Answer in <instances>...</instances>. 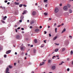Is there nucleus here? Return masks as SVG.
<instances>
[{
	"label": "nucleus",
	"instance_id": "bf43d9fd",
	"mask_svg": "<svg viewBox=\"0 0 73 73\" xmlns=\"http://www.w3.org/2000/svg\"><path fill=\"white\" fill-rule=\"evenodd\" d=\"M49 20H52V19L50 18H49Z\"/></svg>",
	"mask_w": 73,
	"mask_h": 73
},
{
	"label": "nucleus",
	"instance_id": "49530a36",
	"mask_svg": "<svg viewBox=\"0 0 73 73\" xmlns=\"http://www.w3.org/2000/svg\"><path fill=\"white\" fill-rule=\"evenodd\" d=\"M10 4V3H9V2H8L7 3V5H9V4Z\"/></svg>",
	"mask_w": 73,
	"mask_h": 73
},
{
	"label": "nucleus",
	"instance_id": "a211bd4d",
	"mask_svg": "<svg viewBox=\"0 0 73 73\" xmlns=\"http://www.w3.org/2000/svg\"><path fill=\"white\" fill-rule=\"evenodd\" d=\"M34 41L35 43H37V40L36 39H35L34 40Z\"/></svg>",
	"mask_w": 73,
	"mask_h": 73
},
{
	"label": "nucleus",
	"instance_id": "a19ab883",
	"mask_svg": "<svg viewBox=\"0 0 73 73\" xmlns=\"http://www.w3.org/2000/svg\"><path fill=\"white\" fill-rule=\"evenodd\" d=\"M21 30H22V31H24V28H22L21 29Z\"/></svg>",
	"mask_w": 73,
	"mask_h": 73
},
{
	"label": "nucleus",
	"instance_id": "f257e3e1",
	"mask_svg": "<svg viewBox=\"0 0 73 73\" xmlns=\"http://www.w3.org/2000/svg\"><path fill=\"white\" fill-rule=\"evenodd\" d=\"M15 37L17 39H18V40H20V39H21L22 38V36L21 35H17Z\"/></svg>",
	"mask_w": 73,
	"mask_h": 73
},
{
	"label": "nucleus",
	"instance_id": "de8ad7c7",
	"mask_svg": "<svg viewBox=\"0 0 73 73\" xmlns=\"http://www.w3.org/2000/svg\"><path fill=\"white\" fill-rule=\"evenodd\" d=\"M56 45H59V44H57V43H55Z\"/></svg>",
	"mask_w": 73,
	"mask_h": 73
},
{
	"label": "nucleus",
	"instance_id": "4c0bfd02",
	"mask_svg": "<svg viewBox=\"0 0 73 73\" xmlns=\"http://www.w3.org/2000/svg\"><path fill=\"white\" fill-rule=\"evenodd\" d=\"M23 7H27V5H23Z\"/></svg>",
	"mask_w": 73,
	"mask_h": 73
},
{
	"label": "nucleus",
	"instance_id": "6ab92c4d",
	"mask_svg": "<svg viewBox=\"0 0 73 73\" xmlns=\"http://www.w3.org/2000/svg\"><path fill=\"white\" fill-rule=\"evenodd\" d=\"M3 62L2 60H0V64H2V63Z\"/></svg>",
	"mask_w": 73,
	"mask_h": 73
},
{
	"label": "nucleus",
	"instance_id": "69168bd1",
	"mask_svg": "<svg viewBox=\"0 0 73 73\" xmlns=\"http://www.w3.org/2000/svg\"><path fill=\"white\" fill-rule=\"evenodd\" d=\"M64 23H62V24H61V25H64Z\"/></svg>",
	"mask_w": 73,
	"mask_h": 73
},
{
	"label": "nucleus",
	"instance_id": "393cba45",
	"mask_svg": "<svg viewBox=\"0 0 73 73\" xmlns=\"http://www.w3.org/2000/svg\"><path fill=\"white\" fill-rule=\"evenodd\" d=\"M67 6H68V8H70V5L69 4H68Z\"/></svg>",
	"mask_w": 73,
	"mask_h": 73
},
{
	"label": "nucleus",
	"instance_id": "473e14b6",
	"mask_svg": "<svg viewBox=\"0 0 73 73\" xmlns=\"http://www.w3.org/2000/svg\"><path fill=\"white\" fill-rule=\"evenodd\" d=\"M4 57H5V58L7 57V55H6V54H5V55H4Z\"/></svg>",
	"mask_w": 73,
	"mask_h": 73
},
{
	"label": "nucleus",
	"instance_id": "2eb2a0df",
	"mask_svg": "<svg viewBox=\"0 0 73 73\" xmlns=\"http://www.w3.org/2000/svg\"><path fill=\"white\" fill-rule=\"evenodd\" d=\"M69 13H72V10L70 9L69 10Z\"/></svg>",
	"mask_w": 73,
	"mask_h": 73
},
{
	"label": "nucleus",
	"instance_id": "79ce46f5",
	"mask_svg": "<svg viewBox=\"0 0 73 73\" xmlns=\"http://www.w3.org/2000/svg\"><path fill=\"white\" fill-rule=\"evenodd\" d=\"M21 50H23V47H21Z\"/></svg>",
	"mask_w": 73,
	"mask_h": 73
},
{
	"label": "nucleus",
	"instance_id": "39448f33",
	"mask_svg": "<svg viewBox=\"0 0 73 73\" xmlns=\"http://www.w3.org/2000/svg\"><path fill=\"white\" fill-rule=\"evenodd\" d=\"M11 52V50H8L6 52V54H9V53H10Z\"/></svg>",
	"mask_w": 73,
	"mask_h": 73
},
{
	"label": "nucleus",
	"instance_id": "603ef678",
	"mask_svg": "<svg viewBox=\"0 0 73 73\" xmlns=\"http://www.w3.org/2000/svg\"><path fill=\"white\" fill-rule=\"evenodd\" d=\"M61 26V25H59L58 26V27H60Z\"/></svg>",
	"mask_w": 73,
	"mask_h": 73
},
{
	"label": "nucleus",
	"instance_id": "72a5a7b5",
	"mask_svg": "<svg viewBox=\"0 0 73 73\" xmlns=\"http://www.w3.org/2000/svg\"><path fill=\"white\" fill-rule=\"evenodd\" d=\"M48 1V0H44V2L46 3Z\"/></svg>",
	"mask_w": 73,
	"mask_h": 73
},
{
	"label": "nucleus",
	"instance_id": "0e129e2a",
	"mask_svg": "<svg viewBox=\"0 0 73 73\" xmlns=\"http://www.w3.org/2000/svg\"><path fill=\"white\" fill-rule=\"evenodd\" d=\"M15 31H16V32H17V29H15Z\"/></svg>",
	"mask_w": 73,
	"mask_h": 73
},
{
	"label": "nucleus",
	"instance_id": "3c124183",
	"mask_svg": "<svg viewBox=\"0 0 73 73\" xmlns=\"http://www.w3.org/2000/svg\"><path fill=\"white\" fill-rule=\"evenodd\" d=\"M3 20H5V18L4 17H3Z\"/></svg>",
	"mask_w": 73,
	"mask_h": 73
},
{
	"label": "nucleus",
	"instance_id": "ddd939ff",
	"mask_svg": "<svg viewBox=\"0 0 73 73\" xmlns=\"http://www.w3.org/2000/svg\"><path fill=\"white\" fill-rule=\"evenodd\" d=\"M15 5H19V3H17L16 2H15Z\"/></svg>",
	"mask_w": 73,
	"mask_h": 73
},
{
	"label": "nucleus",
	"instance_id": "7c9ffc66",
	"mask_svg": "<svg viewBox=\"0 0 73 73\" xmlns=\"http://www.w3.org/2000/svg\"><path fill=\"white\" fill-rule=\"evenodd\" d=\"M57 28H56L55 29V32L56 33H57Z\"/></svg>",
	"mask_w": 73,
	"mask_h": 73
},
{
	"label": "nucleus",
	"instance_id": "6e6d98bb",
	"mask_svg": "<svg viewBox=\"0 0 73 73\" xmlns=\"http://www.w3.org/2000/svg\"><path fill=\"white\" fill-rule=\"evenodd\" d=\"M20 29V27H19L17 28V29Z\"/></svg>",
	"mask_w": 73,
	"mask_h": 73
},
{
	"label": "nucleus",
	"instance_id": "cd10ccee",
	"mask_svg": "<svg viewBox=\"0 0 73 73\" xmlns=\"http://www.w3.org/2000/svg\"><path fill=\"white\" fill-rule=\"evenodd\" d=\"M22 6H23V4H20L19 5V7H22Z\"/></svg>",
	"mask_w": 73,
	"mask_h": 73
},
{
	"label": "nucleus",
	"instance_id": "20e7f679",
	"mask_svg": "<svg viewBox=\"0 0 73 73\" xmlns=\"http://www.w3.org/2000/svg\"><path fill=\"white\" fill-rule=\"evenodd\" d=\"M9 71V68L8 67H7L6 70L5 72L6 73H9V72H8Z\"/></svg>",
	"mask_w": 73,
	"mask_h": 73
},
{
	"label": "nucleus",
	"instance_id": "680f3d73",
	"mask_svg": "<svg viewBox=\"0 0 73 73\" xmlns=\"http://www.w3.org/2000/svg\"><path fill=\"white\" fill-rule=\"evenodd\" d=\"M67 61H69V58H68L67 59Z\"/></svg>",
	"mask_w": 73,
	"mask_h": 73
},
{
	"label": "nucleus",
	"instance_id": "4be33fe9",
	"mask_svg": "<svg viewBox=\"0 0 73 73\" xmlns=\"http://www.w3.org/2000/svg\"><path fill=\"white\" fill-rule=\"evenodd\" d=\"M36 50L35 49H34V53H36Z\"/></svg>",
	"mask_w": 73,
	"mask_h": 73
},
{
	"label": "nucleus",
	"instance_id": "f704fd0d",
	"mask_svg": "<svg viewBox=\"0 0 73 73\" xmlns=\"http://www.w3.org/2000/svg\"><path fill=\"white\" fill-rule=\"evenodd\" d=\"M49 37H51V36H52V35H51V34H49Z\"/></svg>",
	"mask_w": 73,
	"mask_h": 73
},
{
	"label": "nucleus",
	"instance_id": "864d4df0",
	"mask_svg": "<svg viewBox=\"0 0 73 73\" xmlns=\"http://www.w3.org/2000/svg\"><path fill=\"white\" fill-rule=\"evenodd\" d=\"M16 65V63H14V66H15Z\"/></svg>",
	"mask_w": 73,
	"mask_h": 73
},
{
	"label": "nucleus",
	"instance_id": "e433bc0d",
	"mask_svg": "<svg viewBox=\"0 0 73 73\" xmlns=\"http://www.w3.org/2000/svg\"><path fill=\"white\" fill-rule=\"evenodd\" d=\"M7 2H8V1H7V0L5 1V3H7Z\"/></svg>",
	"mask_w": 73,
	"mask_h": 73
},
{
	"label": "nucleus",
	"instance_id": "e2e57ef3",
	"mask_svg": "<svg viewBox=\"0 0 73 73\" xmlns=\"http://www.w3.org/2000/svg\"><path fill=\"white\" fill-rule=\"evenodd\" d=\"M27 23H29V20H27Z\"/></svg>",
	"mask_w": 73,
	"mask_h": 73
},
{
	"label": "nucleus",
	"instance_id": "4d7b16f0",
	"mask_svg": "<svg viewBox=\"0 0 73 73\" xmlns=\"http://www.w3.org/2000/svg\"><path fill=\"white\" fill-rule=\"evenodd\" d=\"M2 47H0V50H1L2 49Z\"/></svg>",
	"mask_w": 73,
	"mask_h": 73
},
{
	"label": "nucleus",
	"instance_id": "ea45409f",
	"mask_svg": "<svg viewBox=\"0 0 73 73\" xmlns=\"http://www.w3.org/2000/svg\"><path fill=\"white\" fill-rule=\"evenodd\" d=\"M1 21L2 23H5V22H4V21Z\"/></svg>",
	"mask_w": 73,
	"mask_h": 73
},
{
	"label": "nucleus",
	"instance_id": "f8f14e48",
	"mask_svg": "<svg viewBox=\"0 0 73 73\" xmlns=\"http://www.w3.org/2000/svg\"><path fill=\"white\" fill-rule=\"evenodd\" d=\"M21 20H23L24 19V16H21Z\"/></svg>",
	"mask_w": 73,
	"mask_h": 73
},
{
	"label": "nucleus",
	"instance_id": "c756f323",
	"mask_svg": "<svg viewBox=\"0 0 73 73\" xmlns=\"http://www.w3.org/2000/svg\"><path fill=\"white\" fill-rule=\"evenodd\" d=\"M64 62L63 61L62 62L61 64H59V65H62V63H64Z\"/></svg>",
	"mask_w": 73,
	"mask_h": 73
},
{
	"label": "nucleus",
	"instance_id": "7ed1b4c3",
	"mask_svg": "<svg viewBox=\"0 0 73 73\" xmlns=\"http://www.w3.org/2000/svg\"><path fill=\"white\" fill-rule=\"evenodd\" d=\"M35 23V21H31L30 24L31 25H34V23Z\"/></svg>",
	"mask_w": 73,
	"mask_h": 73
},
{
	"label": "nucleus",
	"instance_id": "a878e982",
	"mask_svg": "<svg viewBox=\"0 0 73 73\" xmlns=\"http://www.w3.org/2000/svg\"><path fill=\"white\" fill-rule=\"evenodd\" d=\"M2 9H3V10H5V7H3Z\"/></svg>",
	"mask_w": 73,
	"mask_h": 73
},
{
	"label": "nucleus",
	"instance_id": "9b49d317",
	"mask_svg": "<svg viewBox=\"0 0 73 73\" xmlns=\"http://www.w3.org/2000/svg\"><path fill=\"white\" fill-rule=\"evenodd\" d=\"M66 31V29H64L63 31H62V33H63V32H65Z\"/></svg>",
	"mask_w": 73,
	"mask_h": 73
},
{
	"label": "nucleus",
	"instance_id": "aec40b11",
	"mask_svg": "<svg viewBox=\"0 0 73 73\" xmlns=\"http://www.w3.org/2000/svg\"><path fill=\"white\" fill-rule=\"evenodd\" d=\"M44 62H42V63H41L40 65L42 66V65H44Z\"/></svg>",
	"mask_w": 73,
	"mask_h": 73
},
{
	"label": "nucleus",
	"instance_id": "423d86ee",
	"mask_svg": "<svg viewBox=\"0 0 73 73\" xmlns=\"http://www.w3.org/2000/svg\"><path fill=\"white\" fill-rule=\"evenodd\" d=\"M63 9L64 10L66 11L68 9V7H67L66 6H65L64 7Z\"/></svg>",
	"mask_w": 73,
	"mask_h": 73
},
{
	"label": "nucleus",
	"instance_id": "052dcab7",
	"mask_svg": "<svg viewBox=\"0 0 73 73\" xmlns=\"http://www.w3.org/2000/svg\"><path fill=\"white\" fill-rule=\"evenodd\" d=\"M15 54H16L17 55V52H16L15 53Z\"/></svg>",
	"mask_w": 73,
	"mask_h": 73
},
{
	"label": "nucleus",
	"instance_id": "a18cd8bd",
	"mask_svg": "<svg viewBox=\"0 0 73 73\" xmlns=\"http://www.w3.org/2000/svg\"><path fill=\"white\" fill-rule=\"evenodd\" d=\"M59 5L60 6H62V3H60V4Z\"/></svg>",
	"mask_w": 73,
	"mask_h": 73
},
{
	"label": "nucleus",
	"instance_id": "c9c22d12",
	"mask_svg": "<svg viewBox=\"0 0 73 73\" xmlns=\"http://www.w3.org/2000/svg\"><path fill=\"white\" fill-rule=\"evenodd\" d=\"M54 57H56V56H53L52 57V59H54Z\"/></svg>",
	"mask_w": 73,
	"mask_h": 73
},
{
	"label": "nucleus",
	"instance_id": "5fc2aeb1",
	"mask_svg": "<svg viewBox=\"0 0 73 73\" xmlns=\"http://www.w3.org/2000/svg\"><path fill=\"white\" fill-rule=\"evenodd\" d=\"M44 34H46V31H44Z\"/></svg>",
	"mask_w": 73,
	"mask_h": 73
},
{
	"label": "nucleus",
	"instance_id": "13d9d810",
	"mask_svg": "<svg viewBox=\"0 0 73 73\" xmlns=\"http://www.w3.org/2000/svg\"><path fill=\"white\" fill-rule=\"evenodd\" d=\"M46 40H44V42L45 43H46Z\"/></svg>",
	"mask_w": 73,
	"mask_h": 73
},
{
	"label": "nucleus",
	"instance_id": "09e8293b",
	"mask_svg": "<svg viewBox=\"0 0 73 73\" xmlns=\"http://www.w3.org/2000/svg\"><path fill=\"white\" fill-rule=\"evenodd\" d=\"M30 46H31V47H33V45H31Z\"/></svg>",
	"mask_w": 73,
	"mask_h": 73
},
{
	"label": "nucleus",
	"instance_id": "4468645a",
	"mask_svg": "<svg viewBox=\"0 0 73 73\" xmlns=\"http://www.w3.org/2000/svg\"><path fill=\"white\" fill-rule=\"evenodd\" d=\"M45 46V44H42L41 45V48H43L44 46Z\"/></svg>",
	"mask_w": 73,
	"mask_h": 73
},
{
	"label": "nucleus",
	"instance_id": "37998d69",
	"mask_svg": "<svg viewBox=\"0 0 73 73\" xmlns=\"http://www.w3.org/2000/svg\"><path fill=\"white\" fill-rule=\"evenodd\" d=\"M32 28H33V27H32V26H30V29H32Z\"/></svg>",
	"mask_w": 73,
	"mask_h": 73
},
{
	"label": "nucleus",
	"instance_id": "5701e85b",
	"mask_svg": "<svg viewBox=\"0 0 73 73\" xmlns=\"http://www.w3.org/2000/svg\"><path fill=\"white\" fill-rule=\"evenodd\" d=\"M65 50V48H63L62 50V52H64V50Z\"/></svg>",
	"mask_w": 73,
	"mask_h": 73
},
{
	"label": "nucleus",
	"instance_id": "774afa93",
	"mask_svg": "<svg viewBox=\"0 0 73 73\" xmlns=\"http://www.w3.org/2000/svg\"><path fill=\"white\" fill-rule=\"evenodd\" d=\"M32 73H35L33 71L32 72Z\"/></svg>",
	"mask_w": 73,
	"mask_h": 73
},
{
	"label": "nucleus",
	"instance_id": "c85d7f7f",
	"mask_svg": "<svg viewBox=\"0 0 73 73\" xmlns=\"http://www.w3.org/2000/svg\"><path fill=\"white\" fill-rule=\"evenodd\" d=\"M48 63H50V62H51V60H48Z\"/></svg>",
	"mask_w": 73,
	"mask_h": 73
},
{
	"label": "nucleus",
	"instance_id": "c03bdc74",
	"mask_svg": "<svg viewBox=\"0 0 73 73\" xmlns=\"http://www.w3.org/2000/svg\"><path fill=\"white\" fill-rule=\"evenodd\" d=\"M4 17L5 19H7V16H5V17Z\"/></svg>",
	"mask_w": 73,
	"mask_h": 73
},
{
	"label": "nucleus",
	"instance_id": "6e6552de",
	"mask_svg": "<svg viewBox=\"0 0 73 73\" xmlns=\"http://www.w3.org/2000/svg\"><path fill=\"white\" fill-rule=\"evenodd\" d=\"M32 14L33 16H35V15L36 14V12H35V11H33V12Z\"/></svg>",
	"mask_w": 73,
	"mask_h": 73
},
{
	"label": "nucleus",
	"instance_id": "338daca9",
	"mask_svg": "<svg viewBox=\"0 0 73 73\" xmlns=\"http://www.w3.org/2000/svg\"><path fill=\"white\" fill-rule=\"evenodd\" d=\"M69 37H71V38H72V36H69Z\"/></svg>",
	"mask_w": 73,
	"mask_h": 73
},
{
	"label": "nucleus",
	"instance_id": "2f4dec72",
	"mask_svg": "<svg viewBox=\"0 0 73 73\" xmlns=\"http://www.w3.org/2000/svg\"><path fill=\"white\" fill-rule=\"evenodd\" d=\"M69 70H70V69H69V68H67V71L68 72H69Z\"/></svg>",
	"mask_w": 73,
	"mask_h": 73
},
{
	"label": "nucleus",
	"instance_id": "dca6fc26",
	"mask_svg": "<svg viewBox=\"0 0 73 73\" xmlns=\"http://www.w3.org/2000/svg\"><path fill=\"white\" fill-rule=\"evenodd\" d=\"M73 52L72 50H71L70 52V54L72 55L73 54Z\"/></svg>",
	"mask_w": 73,
	"mask_h": 73
},
{
	"label": "nucleus",
	"instance_id": "412c9836",
	"mask_svg": "<svg viewBox=\"0 0 73 73\" xmlns=\"http://www.w3.org/2000/svg\"><path fill=\"white\" fill-rule=\"evenodd\" d=\"M44 15L45 16H46L48 15V13H44Z\"/></svg>",
	"mask_w": 73,
	"mask_h": 73
},
{
	"label": "nucleus",
	"instance_id": "58836bf2",
	"mask_svg": "<svg viewBox=\"0 0 73 73\" xmlns=\"http://www.w3.org/2000/svg\"><path fill=\"white\" fill-rule=\"evenodd\" d=\"M21 20H19V22L20 23H21L22 22V20H21Z\"/></svg>",
	"mask_w": 73,
	"mask_h": 73
},
{
	"label": "nucleus",
	"instance_id": "b1692460",
	"mask_svg": "<svg viewBox=\"0 0 73 73\" xmlns=\"http://www.w3.org/2000/svg\"><path fill=\"white\" fill-rule=\"evenodd\" d=\"M9 68H10V69H11V68H12V67L11 66L9 65Z\"/></svg>",
	"mask_w": 73,
	"mask_h": 73
},
{
	"label": "nucleus",
	"instance_id": "f03ea898",
	"mask_svg": "<svg viewBox=\"0 0 73 73\" xmlns=\"http://www.w3.org/2000/svg\"><path fill=\"white\" fill-rule=\"evenodd\" d=\"M58 9L57 8H56L55 9L54 12L55 13H57L58 12Z\"/></svg>",
	"mask_w": 73,
	"mask_h": 73
},
{
	"label": "nucleus",
	"instance_id": "0eeeda50",
	"mask_svg": "<svg viewBox=\"0 0 73 73\" xmlns=\"http://www.w3.org/2000/svg\"><path fill=\"white\" fill-rule=\"evenodd\" d=\"M56 69V66H53L52 67V70H54Z\"/></svg>",
	"mask_w": 73,
	"mask_h": 73
},
{
	"label": "nucleus",
	"instance_id": "1a4fd4ad",
	"mask_svg": "<svg viewBox=\"0 0 73 73\" xmlns=\"http://www.w3.org/2000/svg\"><path fill=\"white\" fill-rule=\"evenodd\" d=\"M39 31H40V30H39V29H36L35 30V32H38Z\"/></svg>",
	"mask_w": 73,
	"mask_h": 73
},
{
	"label": "nucleus",
	"instance_id": "9d476101",
	"mask_svg": "<svg viewBox=\"0 0 73 73\" xmlns=\"http://www.w3.org/2000/svg\"><path fill=\"white\" fill-rule=\"evenodd\" d=\"M57 38V36H56L54 38H53V40H54V41H55V40H56Z\"/></svg>",
	"mask_w": 73,
	"mask_h": 73
},
{
	"label": "nucleus",
	"instance_id": "bb28decb",
	"mask_svg": "<svg viewBox=\"0 0 73 73\" xmlns=\"http://www.w3.org/2000/svg\"><path fill=\"white\" fill-rule=\"evenodd\" d=\"M58 50V49H56L55 50V52H57Z\"/></svg>",
	"mask_w": 73,
	"mask_h": 73
},
{
	"label": "nucleus",
	"instance_id": "8fccbe9b",
	"mask_svg": "<svg viewBox=\"0 0 73 73\" xmlns=\"http://www.w3.org/2000/svg\"><path fill=\"white\" fill-rule=\"evenodd\" d=\"M40 29L42 28V26H40Z\"/></svg>",
	"mask_w": 73,
	"mask_h": 73
},
{
	"label": "nucleus",
	"instance_id": "f3484780",
	"mask_svg": "<svg viewBox=\"0 0 73 73\" xmlns=\"http://www.w3.org/2000/svg\"><path fill=\"white\" fill-rule=\"evenodd\" d=\"M25 13H26V11H24L22 14L23 15H24V14H25Z\"/></svg>",
	"mask_w": 73,
	"mask_h": 73
}]
</instances>
